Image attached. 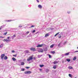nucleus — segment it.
Here are the masks:
<instances>
[{
	"instance_id": "1",
	"label": "nucleus",
	"mask_w": 78,
	"mask_h": 78,
	"mask_svg": "<svg viewBox=\"0 0 78 78\" xmlns=\"http://www.w3.org/2000/svg\"><path fill=\"white\" fill-rule=\"evenodd\" d=\"M7 39H4L3 40V41L4 42H10L11 41V40H9L10 39V37H7ZM9 39V40H8Z\"/></svg>"
},
{
	"instance_id": "2",
	"label": "nucleus",
	"mask_w": 78,
	"mask_h": 78,
	"mask_svg": "<svg viewBox=\"0 0 78 78\" xmlns=\"http://www.w3.org/2000/svg\"><path fill=\"white\" fill-rule=\"evenodd\" d=\"M33 59V55H32L31 56L29 57V58L27 59V61H30L32 60Z\"/></svg>"
},
{
	"instance_id": "3",
	"label": "nucleus",
	"mask_w": 78,
	"mask_h": 78,
	"mask_svg": "<svg viewBox=\"0 0 78 78\" xmlns=\"http://www.w3.org/2000/svg\"><path fill=\"white\" fill-rule=\"evenodd\" d=\"M25 74H30V73H31V72L30 71H26L24 73Z\"/></svg>"
},
{
	"instance_id": "4",
	"label": "nucleus",
	"mask_w": 78,
	"mask_h": 78,
	"mask_svg": "<svg viewBox=\"0 0 78 78\" xmlns=\"http://www.w3.org/2000/svg\"><path fill=\"white\" fill-rule=\"evenodd\" d=\"M5 54H2L1 56V59H2V60H3L4 58V57H5Z\"/></svg>"
},
{
	"instance_id": "5",
	"label": "nucleus",
	"mask_w": 78,
	"mask_h": 78,
	"mask_svg": "<svg viewBox=\"0 0 78 78\" xmlns=\"http://www.w3.org/2000/svg\"><path fill=\"white\" fill-rule=\"evenodd\" d=\"M16 37V35H14L12 36L11 37V38H12V39H14L15 37Z\"/></svg>"
},
{
	"instance_id": "6",
	"label": "nucleus",
	"mask_w": 78,
	"mask_h": 78,
	"mask_svg": "<svg viewBox=\"0 0 78 78\" xmlns=\"http://www.w3.org/2000/svg\"><path fill=\"white\" fill-rule=\"evenodd\" d=\"M43 46V44L38 45L37 46V47H42Z\"/></svg>"
},
{
	"instance_id": "7",
	"label": "nucleus",
	"mask_w": 78,
	"mask_h": 78,
	"mask_svg": "<svg viewBox=\"0 0 78 78\" xmlns=\"http://www.w3.org/2000/svg\"><path fill=\"white\" fill-rule=\"evenodd\" d=\"M38 52L42 53L43 52V50L42 49H40L38 51Z\"/></svg>"
},
{
	"instance_id": "8",
	"label": "nucleus",
	"mask_w": 78,
	"mask_h": 78,
	"mask_svg": "<svg viewBox=\"0 0 78 78\" xmlns=\"http://www.w3.org/2000/svg\"><path fill=\"white\" fill-rule=\"evenodd\" d=\"M30 50L32 51H36V49H35V48H30Z\"/></svg>"
},
{
	"instance_id": "9",
	"label": "nucleus",
	"mask_w": 78,
	"mask_h": 78,
	"mask_svg": "<svg viewBox=\"0 0 78 78\" xmlns=\"http://www.w3.org/2000/svg\"><path fill=\"white\" fill-rule=\"evenodd\" d=\"M38 7H39L40 9H42V7L41 5H38Z\"/></svg>"
},
{
	"instance_id": "10",
	"label": "nucleus",
	"mask_w": 78,
	"mask_h": 78,
	"mask_svg": "<svg viewBox=\"0 0 78 78\" xmlns=\"http://www.w3.org/2000/svg\"><path fill=\"white\" fill-rule=\"evenodd\" d=\"M59 62V61H55L54 62H53L54 64H57Z\"/></svg>"
},
{
	"instance_id": "11",
	"label": "nucleus",
	"mask_w": 78,
	"mask_h": 78,
	"mask_svg": "<svg viewBox=\"0 0 78 78\" xmlns=\"http://www.w3.org/2000/svg\"><path fill=\"white\" fill-rule=\"evenodd\" d=\"M24 53H29V51L26 50L24 51Z\"/></svg>"
},
{
	"instance_id": "12",
	"label": "nucleus",
	"mask_w": 78,
	"mask_h": 78,
	"mask_svg": "<svg viewBox=\"0 0 78 78\" xmlns=\"http://www.w3.org/2000/svg\"><path fill=\"white\" fill-rule=\"evenodd\" d=\"M69 53H69V52L66 53L65 54V56H68V55H69Z\"/></svg>"
},
{
	"instance_id": "13",
	"label": "nucleus",
	"mask_w": 78,
	"mask_h": 78,
	"mask_svg": "<svg viewBox=\"0 0 78 78\" xmlns=\"http://www.w3.org/2000/svg\"><path fill=\"white\" fill-rule=\"evenodd\" d=\"M3 47V44H1L0 45V48H2Z\"/></svg>"
},
{
	"instance_id": "14",
	"label": "nucleus",
	"mask_w": 78,
	"mask_h": 78,
	"mask_svg": "<svg viewBox=\"0 0 78 78\" xmlns=\"http://www.w3.org/2000/svg\"><path fill=\"white\" fill-rule=\"evenodd\" d=\"M21 63V66H23L25 64V63H24V62H22Z\"/></svg>"
},
{
	"instance_id": "15",
	"label": "nucleus",
	"mask_w": 78,
	"mask_h": 78,
	"mask_svg": "<svg viewBox=\"0 0 78 78\" xmlns=\"http://www.w3.org/2000/svg\"><path fill=\"white\" fill-rule=\"evenodd\" d=\"M7 59H8V57L7 56H5L4 57V59H5V60H6Z\"/></svg>"
},
{
	"instance_id": "16",
	"label": "nucleus",
	"mask_w": 78,
	"mask_h": 78,
	"mask_svg": "<svg viewBox=\"0 0 78 78\" xmlns=\"http://www.w3.org/2000/svg\"><path fill=\"white\" fill-rule=\"evenodd\" d=\"M49 36V34H46L45 36V37H48Z\"/></svg>"
},
{
	"instance_id": "17",
	"label": "nucleus",
	"mask_w": 78,
	"mask_h": 78,
	"mask_svg": "<svg viewBox=\"0 0 78 78\" xmlns=\"http://www.w3.org/2000/svg\"><path fill=\"white\" fill-rule=\"evenodd\" d=\"M69 69H73V67L72 66H69L68 67Z\"/></svg>"
},
{
	"instance_id": "18",
	"label": "nucleus",
	"mask_w": 78,
	"mask_h": 78,
	"mask_svg": "<svg viewBox=\"0 0 78 78\" xmlns=\"http://www.w3.org/2000/svg\"><path fill=\"white\" fill-rule=\"evenodd\" d=\"M54 45V44H52V45H51L50 46V48H53Z\"/></svg>"
},
{
	"instance_id": "19",
	"label": "nucleus",
	"mask_w": 78,
	"mask_h": 78,
	"mask_svg": "<svg viewBox=\"0 0 78 78\" xmlns=\"http://www.w3.org/2000/svg\"><path fill=\"white\" fill-rule=\"evenodd\" d=\"M76 57H74L73 59V61H75V60H76Z\"/></svg>"
},
{
	"instance_id": "20",
	"label": "nucleus",
	"mask_w": 78,
	"mask_h": 78,
	"mask_svg": "<svg viewBox=\"0 0 78 78\" xmlns=\"http://www.w3.org/2000/svg\"><path fill=\"white\" fill-rule=\"evenodd\" d=\"M66 61H68V62H70V59H66Z\"/></svg>"
},
{
	"instance_id": "21",
	"label": "nucleus",
	"mask_w": 78,
	"mask_h": 78,
	"mask_svg": "<svg viewBox=\"0 0 78 78\" xmlns=\"http://www.w3.org/2000/svg\"><path fill=\"white\" fill-rule=\"evenodd\" d=\"M53 68L54 69H56V66H54Z\"/></svg>"
},
{
	"instance_id": "22",
	"label": "nucleus",
	"mask_w": 78,
	"mask_h": 78,
	"mask_svg": "<svg viewBox=\"0 0 78 78\" xmlns=\"http://www.w3.org/2000/svg\"><path fill=\"white\" fill-rule=\"evenodd\" d=\"M12 59H13L14 61H15L16 59L14 58H12Z\"/></svg>"
},
{
	"instance_id": "23",
	"label": "nucleus",
	"mask_w": 78,
	"mask_h": 78,
	"mask_svg": "<svg viewBox=\"0 0 78 78\" xmlns=\"http://www.w3.org/2000/svg\"><path fill=\"white\" fill-rule=\"evenodd\" d=\"M19 28H22V26L21 25V24L19 26Z\"/></svg>"
},
{
	"instance_id": "24",
	"label": "nucleus",
	"mask_w": 78,
	"mask_h": 78,
	"mask_svg": "<svg viewBox=\"0 0 78 78\" xmlns=\"http://www.w3.org/2000/svg\"><path fill=\"white\" fill-rule=\"evenodd\" d=\"M7 33H8V32H6L4 33V36H5V35H6L7 34Z\"/></svg>"
},
{
	"instance_id": "25",
	"label": "nucleus",
	"mask_w": 78,
	"mask_h": 78,
	"mask_svg": "<svg viewBox=\"0 0 78 78\" xmlns=\"http://www.w3.org/2000/svg\"><path fill=\"white\" fill-rule=\"evenodd\" d=\"M51 53L53 54H55V51H51Z\"/></svg>"
},
{
	"instance_id": "26",
	"label": "nucleus",
	"mask_w": 78,
	"mask_h": 78,
	"mask_svg": "<svg viewBox=\"0 0 78 78\" xmlns=\"http://www.w3.org/2000/svg\"><path fill=\"white\" fill-rule=\"evenodd\" d=\"M69 77H70L71 78H72V75L71 74H69Z\"/></svg>"
},
{
	"instance_id": "27",
	"label": "nucleus",
	"mask_w": 78,
	"mask_h": 78,
	"mask_svg": "<svg viewBox=\"0 0 78 78\" xmlns=\"http://www.w3.org/2000/svg\"><path fill=\"white\" fill-rule=\"evenodd\" d=\"M59 33V32L58 33H57L56 34H55V36H56L57 35H58V34Z\"/></svg>"
},
{
	"instance_id": "28",
	"label": "nucleus",
	"mask_w": 78,
	"mask_h": 78,
	"mask_svg": "<svg viewBox=\"0 0 78 78\" xmlns=\"http://www.w3.org/2000/svg\"><path fill=\"white\" fill-rule=\"evenodd\" d=\"M43 66H44L43 65H40V67H43Z\"/></svg>"
},
{
	"instance_id": "29",
	"label": "nucleus",
	"mask_w": 78,
	"mask_h": 78,
	"mask_svg": "<svg viewBox=\"0 0 78 78\" xmlns=\"http://www.w3.org/2000/svg\"><path fill=\"white\" fill-rule=\"evenodd\" d=\"M35 32H36V30H34L32 32V33H35Z\"/></svg>"
},
{
	"instance_id": "30",
	"label": "nucleus",
	"mask_w": 78,
	"mask_h": 78,
	"mask_svg": "<svg viewBox=\"0 0 78 78\" xmlns=\"http://www.w3.org/2000/svg\"><path fill=\"white\" fill-rule=\"evenodd\" d=\"M35 27V26H34V25H32L31 26L30 28H33V27Z\"/></svg>"
},
{
	"instance_id": "31",
	"label": "nucleus",
	"mask_w": 78,
	"mask_h": 78,
	"mask_svg": "<svg viewBox=\"0 0 78 78\" xmlns=\"http://www.w3.org/2000/svg\"><path fill=\"white\" fill-rule=\"evenodd\" d=\"M41 57V55H38V57L39 58H40Z\"/></svg>"
},
{
	"instance_id": "32",
	"label": "nucleus",
	"mask_w": 78,
	"mask_h": 78,
	"mask_svg": "<svg viewBox=\"0 0 78 78\" xmlns=\"http://www.w3.org/2000/svg\"><path fill=\"white\" fill-rule=\"evenodd\" d=\"M29 33H30V32H29V31L27 32L26 33L27 34H29Z\"/></svg>"
},
{
	"instance_id": "33",
	"label": "nucleus",
	"mask_w": 78,
	"mask_h": 78,
	"mask_svg": "<svg viewBox=\"0 0 78 78\" xmlns=\"http://www.w3.org/2000/svg\"><path fill=\"white\" fill-rule=\"evenodd\" d=\"M49 58H51V55H49Z\"/></svg>"
},
{
	"instance_id": "34",
	"label": "nucleus",
	"mask_w": 78,
	"mask_h": 78,
	"mask_svg": "<svg viewBox=\"0 0 78 78\" xmlns=\"http://www.w3.org/2000/svg\"><path fill=\"white\" fill-rule=\"evenodd\" d=\"M12 53H14L15 52V51L13 50L12 51Z\"/></svg>"
},
{
	"instance_id": "35",
	"label": "nucleus",
	"mask_w": 78,
	"mask_h": 78,
	"mask_svg": "<svg viewBox=\"0 0 78 78\" xmlns=\"http://www.w3.org/2000/svg\"><path fill=\"white\" fill-rule=\"evenodd\" d=\"M77 52H78V51H76L74 52V53H76Z\"/></svg>"
},
{
	"instance_id": "36",
	"label": "nucleus",
	"mask_w": 78,
	"mask_h": 78,
	"mask_svg": "<svg viewBox=\"0 0 78 78\" xmlns=\"http://www.w3.org/2000/svg\"><path fill=\"white\" fill-rule=\"evenodd\" d=\"M21 70H22V71H24V70H25V69H21Z\"/></svg>"
},
{
	"instance_id": "37",
	"label": "nucleus",
	"mask_w": 78,
	"mask_h": 78,
	"mask_svg": "<svg viewBox=\"0 0 78 78\" xmlns=\"http://www.w3.org/2000/svg\"><path fill=\"white\" fill-rule=\"evenodd\" d=\"M11 21H12V20H8V22H11Z\"/></svg>"
},
{
	"instance_id": "38",
	"label": "nucleus",
	"mask_w": 78,
	"mask_h": 78,
	"mask_svg": "<svg viewBox=\"0 0 78 78\" xmlns=\"http://www.w3.org/2000/svg\"><path fill=\"white\" fill-rule=\"evenodd\" d=\"M59 38H61V35H60V36H58Z\"/></svg>"
},
{
	"instance_id": "39",
	"label": "nucleus",
	"mask_w": 78,
	"mask_h": 78,
	"mask_svg": "<svg viewBox=\"0 0 78 78\" xmlns=\"http://www.w3.org/2000/svg\"><path fill=\"white\" fill-rule=\"evenodd\" d=\"M60 44H61V43H60V44H58V47H60Z\"/></svg>"
},
{
	"instance_id": "40",
	"label": "nucleus",
	"mask_w": 78,
	"mask_h": 78,
	"mask_svg": "<svg viewBox=\"0 0 78 78\" xmlns=\"http://www.w3.org/2000/svg\"><path fill=\"white\" fill-rule=\"evenodd\" d=\"M13 56H15V57H16V55H13Z\"/></svg>"
},
{
	"instance_id": "41",
	"label": "nucleus",
	"mask_w": 78,
	"mask_h": 78,
	"mask_svg": "<svg viewBox=\"0 0 78 78\" xmlns=\"http://www.w3.org/2000/svg\"><path fill=\"white\" fill-rule=\"evenodd\" d=\"M36 0L38 3H39V0Z\"/></svg>"
},
{
	"instance_id": "42",
	"label": "nucleus",
	"mask_w": 78,
	"mask_h": 78,
	"mask_svg": "<svg viewBox=\"0 0 78 78\" xmlns=\"http://www.w3.org/2000/svg\"><path fill=\"white\" fill-rule=\"evenodd\" d=\"M29 68H30V67H26V69H29Z\"/></svg>"
},
{
	"instance_id": "43",
	"label": "nucleus",
	"mask_w": 78,
	"mask_h": 78,
	"mask_svg": "<svg viewBox=\"0 0 78 78\" xmlns=\"http://www.w3.org/2000/svg\"><path fill=\"white\" fill-rule=\"evenodd\" d=\"M68 14H70V12H68Z\"/></svg>"
},
{
	"instance_id": "44",
	"label": "nucleus",
	"mask_w": 78,
	"mask_h": 78,
	"mask_svg": "<svg viewBox=\"0 0 78 78\" xmlns=\"http://www.w3.org/2000/svg\"><path fill=\"white\" fill-rule=\"evenodd\" d=\"M34 59L35 60V59H36V57H34Z\"/></svg>"
},
{
	"instance_id": "45",
	"label": "nucleus",
	"mask_w": 78,
	"mask_h": 78,
	"mask_svg": "<svg viewBox=\"0 0 78 78\" xmlns=\"http://www.w3.org/2000/svg\"><path fill=\"white\" fill-rule=\"evenodd\" d=\"M66 43H67V42L66 41L65 42V43H64V44H65Z\"/></svg>"
},
{
	"instance_id": "46",
	"label": "nucleus",
	"mask_w": 78,
	"mask_h": 78,
	"mask_svg": "<svg viewBox=\"0 0 78 78\" xmlns=\"http://www.w3.org/2000/svg\"><path fill=\"white\" fill-rule=\"evenodd\" d=\"M3 38V37H2V36L0 37V38Z\"/></svg>"
},
{
	"instance_id": "47",
	"label": "nucleus",
	"mask_w": 78,
	"mask_h": 78,
	"mask_svg": "<svg viewBox=\"0 0 78 78\" xmlns=\"http://www.w3.org/2000/svg\"><path fill=\"white\" fill-rule=\"evenodd\" d=\"M39 70H40V71H41V70H42V69H39Z\"/></svg>"
},
{
	"instance_id": "48",
	"label": "nucleus",
	"mask_w": 78,
	"mask_h": 78,
	"mask_svg": "<svg viewBox=\"0 0 78 78\" xmlns=\"http://www.w3.org/2000/svg\"><path fill=\"white\" fill-rule=\"evenodd\" d=\"M47 70L48 71H49V70H48V69H47Z\"/></svg>"
},
{
	"instance_id": "49",
	"label": "nucleus",
	"mask_w": 78,
	"mask_h": 78,
	"mask_svg": "<svg viewBox=\"0 0 78 78\" xmlns=\"http://www.w3.org/2000/svg\"><path fill=\"white\" fill-rule=\"evenodd\" d=\"M2 30V28H0V30Z\"/></svg>"
},
{
	"instance_id": "50",
	"label": "nucleus",
	"mask_w": 78,
	"mask_h": 78,
	"mask_svg": "<svg viewBox=\"0 0 78 78\" xmlns=\"http://www.w3.org/2000/svg\"><path fill=\"white\" fill-rule=\"evenodd\" d=\"M38 33V32H37V34Z\"/></svg>"
},
{
	"instance_id": "51",
	"label": "nucleus",
	"mask_w": 78,
	"mask_h": 78,
	"mask_svg": "<svg viewBox=\"0 0 78 78\" xmlns=\"http://www.w3.org/2000/svg\"><path fill=\"white\" fill-rule=\"evenodd\" d=\"M77 49H78V47H77Z\"/></svg>"
}]
</instances>
